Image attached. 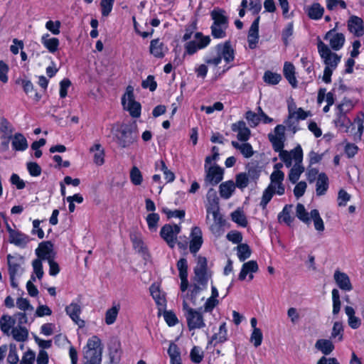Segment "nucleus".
Wrapping results in <instances>:
<instances>
[{
    "instance_id": "1",
    "label": "nucleus",
    "mask_w": 364,
    "mask_h": 364,
    "mask_svg": "<svg viewBox=\"0 0 364 364\" xmlns=\"http://www.w3.org/2000/svg\"><path fill=\"white\" fill-rule=\"evenodd\" d=\"M206 209V222L210 225V231L216 236H220L223 233L222 227L225 220L220 213L219 198L216 191L210 188L207 194L205 201Z\"/></svg>"
},
{
    "instance_id": "2",
    "label": "nucleus",
    "mask_w": 364,
    "mask_h": 364,
    "mask_svg": "<svg viewBox=\"0 0 364 364\" xmlns=\"http://www.w3.org/2000/svg\"><path fill=\"white\" fill-rule=\"evenodd\" d=\"M214 50L215 54L205 58L204 61L207 65L217 67L224 60L225 65L223 67L222 73H224L232 67V63L235 60V50L230 41H225L218 44Z\"/></svg>"
},
{
    "instance_id": "3",
    "label": "nucleus",
    "mask_w": 364,
    "mask_h": 364,
    "mask_svg": "<svg viewBox=\"0 0 364 364\" xmlns=\"http://www.w3.org/2000/svg\"><path fill=\"white\" fill-rule=\"evenodd\" d=\"M103 346L101 340L93 336L87 340L84 348L83 358L85 362L90 364H101Z\"/></svg>"
},
{
    "instance_id": "4",
    "label": "nucleus",
    "mask_w": 364,
    "mask_h": 364,
    "mask_svg": "<svg viewBox=\"0 0 364 364\" xmlns=\"http://www.w3.org/2000/svg\"><path fill=\"white\" fill-rule=\"evenodd\" d=\"M112 132L115 136L117 144L122 148H127L137 139V134L130 125L122 124L120 127H113Z\"/></svg>"
},
{
    "instance_id": "5",
    "label": "nucleus",
    "mask_w": 364,
    "mask_h": 364,
    "mask_svg": "<svg viewBox=\"0 0 364 364\" xmlns=\"http://www.w3.org/2000/svg\"><path fill=\"white\" fill-rule=\"evenodd\" d=\"M183 310L188 328L190 331L200 329L205 326L202 309H195L189 306L186 300L183 301Z\"/></svg>"
},
{
    "instance_id": "6",
    "label": "nucleus",
    "mask_w": 364,
    "mask_h": 364,
    "mask_svg": "<svg viewBox=\"0 0 364 364\" xmlns=\"http://www.w3.org/2000/svg\"><path fill=\"white\" fill-rule=\"evenodd\" d=\"M210 41L211 39L209 36H204L201 32H196L193 38L184 45V56L186 55H193L199 50L205 48L209 46Z\"/></svg>"
},
{
    "instance_id": "7",
    "label": "nucleus",
    "mask_w": 364,
    "mask_h": 364,
    "mask_svg": "<svg viewBox=\"0 0 364 364\" xmlns=\"http://www.w3.org/2000/svg\"><path fill=\"white\" fill-rule=\"evenodd\" d=\"M122 104L124 109L129 112V114L134 118H138L141 115V107L139 102L134 100V88L129 85L127 87L126 92L122 98Z\"/></svg>"
},
{
    "instance_id": "8",
    "label": "nucleus",
    "mask_w": 364,
    "mask_h": 364,
    "mask_svg": "<svg viewBox=\"0 0 364 364\" xmlns=\"http://www.w3.org/2000/svg\"><path fill=\"white\" fill-rule=\"evenodd\" d=\"M317 48L318 52L326 65L325 68L335 70L341 61V56L331 52L328 46L321 40L318 41Z\"/></svg>"
},
{
    "instance_id": "9",
    "label": "nucleus",
    "mask_w": 364,
    "mask_h": 364,
    "mask_svg": "<svg viewBox=\"0 0 364 364\" xmlns=\"http://www.w3.org/2000/svg\"><path fill=\"white\" fill-rule=\"evenodd\" d=\"M194 273L193 285H198L202 289H205L210 277V274H208L207 270V259L205 257H198Z\"/></svg>"
},
{
    "instance_id": "10",
    "label": "nucleus",
    "mask_w": 364,
    "mask_h": 364,
    "mask_svg": "<svg viewBox=\"0 0 364 364\" xmlns=\"http://www.w3.org/2000/svg\"><path fill=\"white\" fill-rule=\"evenodd\" d=\"M181 227L176 224H166L160 231V235L169 247L173 248L177 242V235L180 233Z\"/></svg>"
},
{
    "instance_id": "11",
    "label": "nucleus",
    "mask_w": 364,
    "mask_h": 364,
    "mask_svg": "<svg viewBox=\"0 0 364 364\" xmlns=\"http://www.w3.org/2000/svg\"><path fill=\"white\" fill-rule=\"evenodd\" d=\"M279 159L289 168L294 164H301L303 160V151L300 145L296 146L290 151L283 150L279 153Z\"/></svg>"
},
{
    "instance_id": "12",
    "label": "nucleus",
    "mask_w": 364,
    "mask_h": 364,
    "mask_svg": "<svg viewBox=\"0 0 364 364\" xmlns=\"http://www.w3.org/2000/svg\"><path fill=\"white\" fill-rule=\"evenodd\" d=\"M205 176L204 183L205 186H215L223 178L224 170L217 164L204 166Z\"/></svg>"
},
{
    "instance_id": "13",
    "label": "nucleus",
    "mask_w": 364,
    "mask_h": 364,
    "mask_svg": "<svg viewBox=\"0 0 364 364\" xmlns=\"http://www.w3.org/2000/svg\"><path fill=\"white\" fill-rule=\"evenodd\" d=\"M6 228L9 233V242L11 244L20 248H25L31 242V238L28 235L11 228L8 223H6Z\"/></svg>"
},
{
    "instance_id": "14",
    "label": "nucleus",
    "mask_w": 364,
    "mask_h": 364,
    "mask_svg": "<svg viewBox=\"0 0 364 364\" xmlns=\"http://www.w3.org/2000/svg\"><path fill=\"white\" fill-rule=\"evenodd\" d=\"M285 127L279 124L274 128V134H269V139L272 144L273 149L276 152L283 151L285 141Z\"/></svg>"
},
{
    "instance_id": "15",
    "label": "nucleus",
    "mask_w": 364,
    "mask_h": 364,
    "mask_svg": "<svg viewBox=\"0 0 364 364\" xmlns=\"http://www.w3.org/2000/svg\"><path fill=\"white\" fill-rule=\"evenodd\" d=\"M7 263L10 277H20L23 273V259L20 255H7Z\"/></svg>"
},
{
    "instance_id": "16",
    "label": "nucleus",
    "mask_w": 364,
    "mask_h": 364,
    "mask_svg": "<svg viewBox=\"0 0 364 364\" xmlns=\"http://www.w3.org/2000/svg\"><path fill=\"white\" fill-rule=\"evenodd\" d=\"M324 39L328 41L331 48L334 50L341 49L346 41L344 35L341 33H336L335 28L326 33Z\"/></svg>"
},
{
    "instance_id": "17",
    "label": "nucleus",
    "mask_w": 364,
    "mask_h": 364,
    "mask_svg": "<svg viewBox=\"0 0 364 364\" xmlns=\"http://www.w3.org/2000/svg\"><path fill=\"white\" fill-rule=\"evenodd\" d=\"M35 252L38 257L37 259H40L41 260L48 261L49 259H54L55 257L53 245L49 241L41 242Z\"/></svg>"
},
{
    "instance_id": "18",
    "label": "nucleus",
    "mask_w": 364,
    "mask_h": 364,
    "mask_svg": "<svg viewBox=\"0 0 364 364\" xmlns=\"http://www.w3.org/2000/svg\"><path fill=\"white\" fill-rule=\"evenodd\" d=\"M66 314L70 316L72 321L80 328L85 326V321L80 318L82 309L77 303L72 302L65 308Z\"/></svg>"
},
{
    "instance_id": "19",
    "label": "nucleus",
    "mask_w": 364,
    "mask_h": 364,
    "mask_svg": "<svg viewBox=\"0 0 364 364\" xmlns=\"http://www.w3.org/2000/svg\"><path fill=\"white\" fill-rule=\"evenodd\" d=\"M347 26L348 31L354 36L360 37L364 34L363 21L361 18L356 16H350Z\"/></svg>"
},
{
    "instance_id": "20",
    "label": "nucleus",
    "mask_w": 364,
    "mask_h": 364,
    "mask_svg": "<svg viewBox=\"0 0 364 364\" xmlns=\"http://www.w3.org/2000/svg\"><path fill=\"white\" fill-rule=\"evenodd\" d=\"M231 129L237 132V138L240 141H247L250 137V129L247 127L244 121H238L231 125Z\"/></svg>"
},
{
    "instance_id": "21",
    "label": "nucleus",
    "mask_w": 364,
    "mask_h": 364,
    "mask_svg": "<svg viewBox=\"0 0 364 364\" xmlns=\"http://www.w3.org/2000/svg\"><path fill=\"white\" fill-rule=\"evenodd\" d=\"M259 20L260 17L257 16L249 29L247 41L250 49L255 48L258 43Z\"/></svg>"
},
{
    "instance_id": "22",
    "label": "nucleus",
    "mask_w": 364,
    "mask_h": 364,
    "mask_svg": "<svg viewBox=\"0 0 364 364\" xmlns=\"http://www.w3.org/2000/svg\"><path fill=\"white\" fill-rule=\"evenodd\" d=\"M334 280L338 287L346 291H351L353 286L351 284L349 277L344 272L336 270L333 274Z\"/></svg>"
},
{
    "instance_id": "23",
    "label": "nucleus",
    "mask_w": 364,
    "mask_h": 364,
    "mask_svg": "<svg viewBox=\"0 0 364 364\" xmlns=\"http://www.w3.org/2000/svg\"><path fill=\"white\" fill-rule=\"evenodd\" d=\"M191 240L190 242V252L196 254L203 244L202 232L198 227H194L191 231Z\"/></svg>"
},
{
    "instance_id": "24",
    "label": "nucleus",
    "mask_w": 364,
    "mask_h": 364,
    "mask_svg": "<svg viewBox=\"0 0 364 364\" xmlns=\"http://www.w3.org/2000/svg\"><path fill=\"white\" fill-rule=\"evenodd\" d=\"M258 271V265L256 261L250 260L247 262H245L242 264L241 271L239 274V279L244 280L247 275L249 274V279L252 280L253 279V273H255Z\"/></svg>"
},
{
    "instance_id": "25",
    "label": "nucleus",
    "mask_w": 364,
    "mask_h": 364,
    "mask_svg": "<svg viewBox=\"0 0 364 364\" xmlns=\"http://www.w3.org/2000/svg\"><path fill=\"white\" fill-rule=\"evenodd\" d=\"M167 50V47L160 41V39L156 38L151 41L149 51L155 58H164Z\"/></svg>"
},
{
    "instance_id": "26",
    "label": "nucleus",
    "mask_w": 364,
    "mask_h": 364,
    "mask_svg": "<svg viewBox=\"0 0 364 364\" xmlns=\"http://www.w3.org/2000/svg\"><path fill=\"white\" fill-rule=\"evenodd\" d=\"M333 122L336 127L339 129H344L345 132H348V129L352 125V122L347 117V114L342 113L338 109L336 110V117Z\"/></svg>"
},
{
    "instance_id": "27",
    "label": "nucleus",
    "mask_w": 364,
    "mask_h": 364,
    "mask_svg": "<svg viewBox=\"0 0 364 364\" xmlns=\"http://www.w3.org/2000/svg\"><path fill=\"white\" fill-rule=\"evenodd\" d=\"M231 144L235 149L239 150L245 158H250L255 154L252 145L247 141H241V143H240L236 141H232Z\"/></svg>"
},
{
    "instance_id": "28",
    "label": "nucleus",
    "mask_w": 364,
    "mask_h": 364,
    "mask_svg": "<svg viewBox=\"0 0 364 364\" xmlns=\"http://www.w3.org/2000/svg\"><path fill=\"white\" fill-rule=\"evenodd\" d=\"M41 42L51 53H54L58 50L59 40L57 38H51L48 33L42 36Z\"/></svg>"
},
{
    "instance_id": "29",
    "label": "nucleus",
    "mask_w": 364,
    "mask_h": 364,
    "mask_svg": "<svg viewBox=\"0 0 364 364\" xmlns=\"http://www.w3.org/2000/svg\"><path fill=\"white\" fill-rule=\"evenodd\" d=\"M284 75L292 87L297 86V80L295 77V68L291 63L286 62L284 65Z\"/></svg>"
},
{
    "instance_id": "30",
    "label": "nucleus",
    "mask_w": 364,
    "mask_h": 364,
    "mask_svg": "<svg viewBox=\"0 0 364 364\" xmlns=\"http://www.w3.org/2000/svg\"><path fill=\"white\" fill-rule=\"evenodd\" d=\"M26 137L21 133H16L12 137V147L15 151H23L28 148Z\"/></svg>"
},
{
    "instance_id": "31",
    "label": "nucleus",
    "mask_w": 364,
    "mask_h": 364,
    "mask_svg": "<svg viewBox=\"0 0 364 364\" xmlns=\"http://www.w3.org/2000/svg\"><path fill=\"white\" fill-rule=\"evenodd\" d=\"M225 11L220 9H214L211 12V18L213 21L212 25L228 26V19Z\"/></svg>"
},
{
    "instance_id": "32",
    "label": "nucleus",
    "mask_w": 364,
    "mask_h": 364,
    "mask_svg": "<svg viewBox=\"0 0 364 364\" xmlns=\"http://www.w3.org/2000/svg\"><path fill=\"white\" fill-rule=\"evenodd\" d=\"M235 190V184L232 181H227L219 186V192L221 198L229 199Z\"/></svg>"
},
{
    "instance_id": "33",
    "label": "nucleus",
    "mask_w": 364,
    "mask_h": 364,
    "mask_svg": "<svg viewBox=\"0 0 364 364\" xmlns=\"http://www.w3.org/2000/svg\"><path fill=\"white\" fill-rule=\"evenodd\" d=\"M308 16L313 20L321 19L324 13V8L318 3H314L306 9Z\"/></svg>"
},
{
    "instance_id": "34",
    "label": "nucleus",
    "mask_w": 364,
    "mask_h": 364,
    "mask_svg": "<svg viewBox=\"0 0 364 364\" xmlns=\"http://www.w3.org/2000/svg\"><path fill=\"white\" fill-rule=\"evenodd\" d=\"M345 312L348 316V323L353 329L358 328L361 325L360 319L355 316V310L353 307L347 306L345 307Z\"/></svg>"
},
{
    "instance_id": "35",
    "label": "nucleus",
    "mask_w": 364,
    "mask_h": 364,
    "mask_svg": "<svg viewBox=\"0 0 364 364\" xmlns=\"http://www.w3.org/2000/svg\"><path fill=\"white\" fill-rule=\"evenodd\" d=\"M16 323V319L9 315H4L0 318L1 330L4 333L9 335Z\"/></svg>"
},
{
    "instance_id": "36",
    "label": "nucleus",
    "mask_w": 364,
    "mask_h": 364,
    "mask_svg": "<svg viewBox=\"0 0 364 364\" xmlns=\"http://www.w3.org/2000/svg\"><path fill=\"white\" fill-rule=\"evenodd\" d=\"M119 310V304H113V306L106 311L105 322L107 325H112L116 321Z\"/></svg>"
},
{
    "instance_id": "37",
    "label": "nucleus",
    "mask_w": 364,
    "mask_h": 364,
    "mask_svg": "<svg viewBox=\"0 0 364 364\" xmlns=\"http://www.w3.org/2000/svg\"><path fill=\"white\" fill-rule=\"evenodd\" d=\"M315 348L324 355H329L334 350V345L328 339H318L315 343Z\"/></svg>"
},
{
    "instance_id": "38",
    "label": "nucleus",
    "mask_w": 364,
    "mask_h": 364,
    "mask_svg": "<svg viewBox=\"0 0 364 364\" xmlns=\"http://www.w3.org/2000/svg\"><path fill=\"white\" fill-rule=\"evenodd\" d=\"M316 186L317 196H322L325 194L328 188V178L324 173L318 174Z\"/></svg>"
},
{
    "instance_id": "39",
    "label": "nucleus",
    "mask_w": 364,
    "mask_h": 364,
    "mask_svg": "<svg viewBox=\"0 0 364 364\" xmlns=\"http://www.w3.org/2000/svg\"><path fill=\"white\" fill-rule=\"evenodd\" d=\"M149 289L153 299L155 300L156 304L161 306H164L166 304L165 296L163 294L161 293L159 286L156 284H153L150 287Z\"/></svg>"
},
{
    "instance_id": "40",
    "label": "nucleus",
    "mask_w": 364,
    "mask_h": 364,
    "mask_svg": "<svg viewBox=\"0 0 364 364\" xmlns=\"http://www.w3.org/2000/svg\"><path fill=\"white\" fill-rule=\"evenodd\" d=\"M304 171V167L301 164H294L292 168L290 169L288 178L292 183H295L299 179L300 176Z\"/></svg>"
},
{
    "instance_id": "41",
    "label": "nucleus",
    "mask_w": 364,
    "mask_h": 364,
    "mask_svg": "<svg viewBox=\"0 0 364 364\" xmlns=\"http://www.w3.org/2000/svg\"><path fill=\"white\" fill-rule=\"evenodd\" d=\"M109 362L108 364H117L118 361V354L120 350V343L118 341H114L109 346Z\"/></svg>"
},
{
    "instance_id": "42",
    "label": "nucleus",
    "mask_w": 364,
    "mask_h": 364,
    "mask_svg": "<svg viewBox=\"0 0 364 364\" xmlns=\"http://www.w3.org/2000/svg\"><path fill=\"white\" fill-rule=\"evenodd\" d=\"M13 338L20 342L25 341L28 338V332L26 328L23 326L14 327L11 331Z\"/></svg>"
},
{
    "instance_id": "43",
    "label": "nucleus",
    "mask_w": 364,
    "mask_h": 364,
    "mask_svg": "<svg viewBox=\"0 0 364 364\" xmlns=\"http://www.w3.org/2000/svg\"><path fill=\"white\" fill-rule=\"evenodd\" d=\"M90 151L95 152L94 154V162L101 166L104 164V149L102 148L100 144H96L90 148Z\"/></svg>"
},
{
    "instance_id": "44",
    "label": "nucleus",
    "mask_w": 364,
    "mask_h": 364,
    "mask_svg": "<svg viewBox=\"0 0 364 364\" xmlns=\"http://www.w3.org/2000/svg\"><path fill=\"white\" fill-rule=\"evenodd\" d=\"M292 205H286L282 211L278 215V220L279 223H284L287 225H291L293 218L291 216V210Z\"/></svg>"
},
{
    "instance_id": "45",
    "label": "nucleus",
    "mask_w": 364,
    "mask_h": 364,
    "mask_svg": "<svg viewBox=\"0 0 364 364\" xmlns=\"http://www.w3.org/2000/svg\"><path fill=\"white\" fill-rule=\"evenodd\" d=\"M237 249V255L240 262H243L251 256V250L248 245L242 243L239 244Z\"/></svg>"
},
{
    "instance_id": "46",
    "label": "nucleus",
    "mask_w": 364,
    "mask_h": 364,
    "mask_svg": "<svg viewBox=\"0 0 364 364\" xmlns=\"http://www.w3.org/2000/svg\"><path fill=\"white\" fill-rule=\"evenodd\" d=\"M202 288L198 285H193L190 294L188 293L183 298V301L186 300L188 304V301L191 303L193 306H197L199 304L197 300V296L199 294Z\"/></svg>"
},
{
    "instance_id": "47",
    "label": "nucleus",
    "mask_w": 364,
    "mask_h": 364,
    "mask_svg": "<svg viewBox=\"0 0 364 364\" xmlns=\"http://www.w3.org/2000/svg\"><path fill=\"white\" fill-rule=\"evenodd\" d=\"M296 215L300 220L306 224H309L311 222L310 213L306 210L304 205L301 203H298L296 205Z\"/></svg>"
},
{
    "instance_id": "48",
    "label": "nucleus",
    "mask_w": 364,
    "mask_h": 364,
    "mask_svg": "<svg viewBox=\"0 0 364 364\" xmlns=\"http://www.w3.org/2000/svg\"><path fill=\"white\" fill-rule=\"evenodd\" d=\"M310 215L311 220L314 221L315 229L318 232H323L324 230V223L318 211L316 209L312 210L310 212Z\"/></svg>"
},
{
    "instance_id": "49",
    "label": "nucleus",
    "mask_w": 364,
    "mask_h": 364,
    "mask_svg": "<svg viewBox=\"0 0 364 364\" xmlns=\"http://www.w3.org/2000/svg\"><path fill=\"white\" fill-rule=\"evenodd\" d=\"M343 338V323L340 321H336L333 323L332 331L331 333V338L341 341Z\"/></svg>"
},
{
    "instance_id": "50",
    "label": "nucleus",
    "mask_w": 364,
    "mask_h": 364,
    "mask_svg": "<svg viewBox=\"0 0 364 364\" xmlns=\"http://www.w3.org/2000/svg\"><path fill=\"white\" fill-rule=\"evenodd\" d=\"M282 79L280 74L269 70L264 72L263 75L264 81L269 85H277Z\"/></svg>"
},
{
    "instance_id": "51",
    "label": "nucleus",
    "mask_w": 364,
    "mask_h": 364,
    "mask_svg": "<svg viewBox=\"0 0 364 364\" xmlns=\"http://www.w3.org/2000/svg\"><path fill=\"white\" fill-rule=\"evenodd\" d=\"M130 180L135 186H139L142 183L143 176L141 172L136 166L132 167L130 171Z\"/></svg>"
},
{
    "instance_id": "52",
    "label": "nucleus",
    "mask_w": 364,
    "mask_h": 364,
    "mask_svg": "<svg viewBox=\"0 0 364 364\" xmlns=\"http://www.w3.org/2000/svg\"><path fill=\"white\" fill-rule=\"evenodd\" d=\"M228 26H210L211 35L214 38H223L226 36V30Z\"/></svg>"
},
{
    "instance_id": "53",
    "label": "nucleus",
    "mask_w": 364,
    "mask_h": 364,
    "mask_svg": "<svg viewBox=\"0 0 364 364\" xmlns=\"http://www.w3.org/2000/svg\"><path fill=\"white\" fill-rule=\"evenodd\" d=\"M232 220L242 227L247 225V220L245 214L240 210H235L231 214Z\"/></svg>"
},
{
    "instance_id": "54",
    "label": "nucleus",
    "mask_w": 364,
    "mask_h": 364,
    "mask_svg": "<svg viewBox=\"0 0 364 364\" xmlns=\"http://www.w3.org/2000/svg\"><path fill=\"white\" fill-rule=\"evenodd\" d=\"M355 106L354 102L344 98L342 102L336 106V109L341 111L342 113H348Z\"/></svg>"
},
{
    "instance_id": "55",
    "label": "nucleus",
    "mask_w": 364,
    "mask_h": 364,
    "mask_svg": "<svg viewBox=\"0 0 364 364\" xmlns=\"http://www.w3.org/2000/svg\"><path fill=\"white\" fill-rule=\"evenodd\" d=\"M332 300H333V314L336 315L338 314L341 309V300L339 291L336 289L332 290Z\"/></svg>"
},
{
    "instance_id": "56",
    "label": "nucleus",
    "mask_w": 364,
    "mask_h": 364,
    "mask_svg": "<svg viewBox=\"0 0 364 364\" xmlns=\"http://www.w3.org/2000/svg\"><path fill=\"white\" fill-rule=\"evenodd\" d=\"M168 353L170 356L171 362H176V361L181 360L178 348L175 343H170L169 348L168 349Z\"/></svg>"
},
{
    "instance_id": "57",
    "label": "nucleus",
    "mask_w": 364,
    "mask_h": 364,
    "mask_svg": "<svg viewBox=\"0 0 364 364\" xmlns=\"http://www.w3.org/2000/svg\"><path fill=\"white\" fill-rule=\"evenodd\" d=\"M274 191L270 189V188H267L262 193V199L260 201V206L262 208V209H265L269 202L272 198Z\"/></svg>"
},
{
    "instance_id": "58",
    "label": "nucleus",
    "mask_w": 364,
    "mask_h": 364,
    "mask_svg": "<svg viewBox=\"0 0 364 364\" xmlns=\"http://www.w3.org/2000/svg\"><path fill=\"white\" fill-rule=\"evenodd\" d=\"M7 361L10 364H17L19 361L18 355L17 354L16 346L14 343H11L9 346V353L8 355Z\"/></svg>"
},
{
    "instance_id": "59",
    "label": "nucleus",
    "mask_w": 364,
    "mask_h": 364,
    "mask_svg": "<svg viewBox=\"0 0 364 364\" xmlns=\"http://www.w3.org/2000/svg\"><path fill=\"white\" fill-rule=\"evenodd\" d=\"M191 360L195 363H200L203 358V352L200 347L194 346L190 353Z\"/></svg>"
},
{
    "instance_id": "60",
    "label": "nucleus",
    "mask_w": 364,
    "mask_h": 364,
    "mask_svg": "<svg viewBox=\"0 0 364 364\" xmlns=\"http://www.w3.org/2000/svg\"><path fill=\"white\" fill-rule=\"evenodd\" d=\"M263 335L260 329L252 330L250 336V341L254 344V346L259 347L262 342Z\"/></svg>"
},
{
    "instance_id": "61",
    "label": "nucleus",
    "mask_w": 364,
    "mask_h": 364,
    "mask_svg": "<svg viewBox=\"0 0 364 364\" xmlns=\"http://www.w3.org/2000/svg\"><path fill=\"white\" fill-rule=\"evenodd\" d=\"M249 178L248 176L246 173H240L236 176V183L235 186L238 187L240 189H244L249 184Z\"/></svg>"
},
{
    "instance_id": "62",
    "label": "nucleus",
    "mask_w": 364,
    "mask_h": 364,
    "mask_svg": "<svg viewBox=\"0 0 364 364\" xmlns=\"http://www.w3.org/2000/svg\"><path fill=\"white\" fill-rule=\"evenodd\" d=\"M0 130L4 134L2 138H12L13 127L7 120L4 119L1 122Z\"/></svg>"
},
{
    "instance_id": "63",
    "label": "nucleus",
    "mask_w": 364,
    "mask_h": 364,
    "mask_svg": "<svg viewBox=\"0 0 364 364\" xmlns=\"http://www.w3.org/2000/svg\"><path fill=\"white\" fill-rule=\"evenodd\" d=\"M213 340H216L220 343H223L227 339V329L225 323H222L220 327L218 332L215 333L213 336Z\"/></svg>"
},
{
    "instance_id": "64",
    "label": "nucleus",
    "mask_w": 364,
    "mask_h": 364,
    "mask_svg": "<svg viewBox=\"0 0 364 364\" xmlns=\"http://www.w3.org/2000/svg\"><path fill=\"white\" fill-rule=\"evenodd\" d=\"M159 220V215L157 213H150L146 217V222L149 228L151 231H155Z\"/></svg>"
}]
</instances>
